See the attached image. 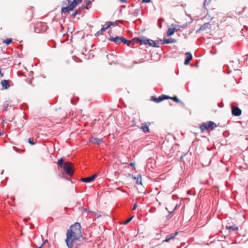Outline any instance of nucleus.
Listing matches in <instances>:
<instances>
[{
    "instance_id": "nucleus-38",
    "label": "nucleus",
    "mask_w": 248,
    "mask_h": 248,
    "mask_svg": "<svg viewBox=\"0 0 248 248\" xmlns=\"http://www.w3.org/2000/svg\"><path fill=\"white\" fill-rule=\"evenodd\" d=\"M120 1L123 3H126L127 1V0H120Z\"/></svg>"
},
{
    "instance_id": "nucleus-28",
    "label": "nucleus",
    "mask_w": 248,
    "mask_h": 248,
    "mask_svg": "<svg viewBox=\"0 0 248 248\" xmlns=\"http://www.w3.org/2000/svg\"><path fill=\"white\" fill-rule=\"evenodd\" d=\"M3 42L7 45H9L12 43V40L11 39H6V40H4Z\"/></svg>"
},
{
    "instance_id": "nucleus-41",
    "label": "nucleus",
    "mask_w": 248,
    "mask_h": 248,
    "mask_svg": "<svg viewBox=\"0 0 248 248\" xmlns=\"http://www.w3.org/2000/svg\"><path fill=\"white\" fill-rule=\"evenodd\" d=\"M180 27H176V29H178V31L180 29Z\"/></svg>"
},
{
    "instance_id": "nucleus-23",
    "label": "nucleus",
    "mask_w": 248,
    "mask_h": 248,
    "mask_svg": "<svg viewBox=\"0 0 248 248\" xmlns=\"http://www.w3.org/2000/svg\"><path fill=\"white\" fill-rule=\"evenodd\" d=\"M200 128L202 132H203L204 131L208 129L207 127V126L205 124V123H204L201 125Z\"/></svg>"
},
{
    "instance_id": "nucleus-3",
    "label": "nucleus",
    "mask_w": 248,
    "mask_h": 248,
    "mask_svg": "<svg viewBox=\"0 0 248 248\" xmlns=\"http://www.w3.org/2000/svg\"><path fill=\"white\" fill-rule=\"evenodd\" d=\"M137 40L140 43V44L144 45H148L150 46H153L155 47H159L158 46H157L156 43L152 39H146L144 37L141 38H137Z\"/></svg>"
},
{
    "instance_id": "nucleus-5",
    "label": "nucleus",
    "mask_w": 248,
    "mask_h": 248,
    "mask_svg": "<svg viewBox=\"0 0 248 248\" xmlns=\"http://www.w3.org/2000/svg\"><path fill=\"white\" fill-rule=\"evenodd\" d=\"M47 29L48 26L46 23H40L34 28V31L36 33L44 32L46 31Z\"/></svg>"
},
{
    "instance_id": "nucleus-10",
    "label": "nucleus",
    "mask_w": 248,
    "mask_h": 248,
    "mask_svg": "<svg viewBox=\"0 0 248 248\" xmlns=\"http://www.w3.org/2000/svg\"><path fill=\"white\" fill-rule=\"evenodd\" d=\"M232 113L233 116H239L242 113V111L241 109L238 107H233L232 108Z\"/></svg>"
},
{
    "instance_id": "nucleus-6",
    "label": "nucleus",
    "mask_w": 248,
    "mask_h": 248,
    "mask_svg": "<svg viewBox=\"0 0 248 248\" xmlns=\"http://www.w3.org/2000/svg\"><path fill=\"white\" fill-rule=\"evenodd\" d=\"M81 1L82 0H74L69 6L62 8V13H63L72 10L76 6L78 3H80Z\"/></svg>"
},
{
    "instance_id": "nucleus-26",
    "label": "nucleus",
    "mask_w": 248,
    "mask_h": 248,
    "mask_svg": "<svg viewBox=\"0 0 248 248\" xmlns=\"http://www.w3.org/2000/svg\"><path fill=\"white\" fill-rule=\"evenodd\" d=\"M109 27H110V25H109L108 24V23L107 22L102 26V30H104V31H105Z\"/></svg>"
},
{
    "instance_id": "nucleus-40",
    "label": "nucleus",
    "mask_w": 248,
    "mask_h": 248,
    "mask_svg": "<svg viewBox=\"0 0 248 248\" xmlns=\"http://www.w3.org/2000/svg\"><path fill=\"white\" fill-rule=\"evenodd\" d=\"M130 165L132 166H134V163H130Z\"/></svg>"
},
{
    "instance_id": "nucleus-32",
    "label": "nucleus",
    "mask_w": 248,
    "mask_h": 248,
    "mask_svg": "<svg viewBox=\"0 0 248 248\" xmlns=\"http://www.w3.org/2000/svg\"><path fill=\"white\" fill-rule=\"evenodd\" d=\"M108 24L109 25H110V26L111 25H113V26H117L118 24L116 22H111V21H109V22H108Z\"/></svg>"
},
{
    "instance_id": "nucleus-17",
    "label": "nucleus",
    "mask_w": 248,
    "mask_h": 248,
    "mask_svg": "<svg viewBox=\"0 0 248 248\" xmlns=\"http://www.w3.org/2000/svg\"><path fill=\"white\" fill-rule=\"evenodd\" d=\"M226 228L229 230L230 232L236 231L238 230V227L234 225H227L226 226Z\"/></svg>"
},
{
    "instance_id": "nucleus-8",
    "label": "nucleus",
    "mask_w": 248,
    "mask_h": 248,
    "mask_svg": "<svg viewBox=\"0 0 248 248\" xmlns=\"http://www.w3.org/2000/svg\"><path fill=\"white\" fill-rule=\"evenodd\" d=\"M171 26L173 28H169L167 32V35L169 36L172 35L175 31H178V29H176V27H180L179 25L175 24H172Z\"/></svg>"
},
{
    "instance_id": "nucleus-15",
    "label": "nucleus",
    "mask_w": 248,
    "mask_h": 248,
    "mask_svg": "<svg viewBox=\"0 0 248 248\" xmlns=\"http://www.w3.org/2000/svg\"><path fill=\"white\" fill-rule=\"evenodd\" d=\"M177 234H178V232H176L174 233H171V234L167 235L165 239L163 241V242H169L171 239L174 238L177 235Z\"/></svg>"
},
{
    "instance_id": "nucleus-14",
    "label": "nucleus",
    "mask_w": 248,
    "mask_h": 248,
    "mask_svg": "<svg viewBox=\"0 0 248 248\" xmlns=\"http://www.w3.org/2000/svg\"><path fill=\"white\" fill-rule=\"evenodd\" d=\"M150 124L148 125L147 124H142L141 126L140 127V129H141L144 133H147L150 132L149 126Z\"/></svg>"
},
{
    "instance_id": "nucleus-21",
    "label": "nucleus",
    "mask_w": 248,
    "mask_h": 248,
    "mask_svg": "<svg viewBox=\"0 0 248 248\" xmlns=\"http://www.w3.org/2000/svg\"><path fill=\"white\" fill-rule=\"evenodd\" d=\"M168 99H170L171 100H173V101H174L175 102H176L177 103L181 102V101L179 99H178L176 96H174L173 97H170L169 96Z\"/></svg>"
},
{
    "instance_id": "nucleus-11",
    "label": "nucleus",
    "mask_w": 248,
    "mask_h": 248,
    "mask_svg": "<svg viewBox=\"0 0 248 248\" xmlns=\"http://www.w3.org/2000/svg\"><path fill=\"white\" fill-rule=\"evenodd\" d=\"M211 28V25L209 23H205L202 25L199 30L196 31V33H199L200 31H203L206 29H210Z\"/></svg>"
},
{
    "instance_id": "nucleus-12",
    "label": "nucleus",
    "mask_w": 248,
    "mask_h": 248,
    "mask_svg": "<svg viewBox=\"0 0 248 248\" xmlns=\"http://www.w3.org/2000/svg\"><path fill=\"white\" fill-rule=\"evenodd\" d=\"M123 38V36H115V37H110L108 40L110 41L114 42L116 44H119L121 43H122V41H121Z\"/></svg>"
},
{
    "instance_id": "nucleus-18",
    "label": "nucleus",
    "mask_w": 248,
    "mask_h": 248,
    "mask_svg": "<svg viewBox=\"0 0 248 248\" xmlns=\"http://www.w3.org/2000/svg\"><path fill=\"white\" fill-rule=\"evenodd\" d=\"M122 40H121V41H122V43H123L124 44L127 45L129 46H131L132 45H134V43H132L131 41L127 40L123 36V38H122Z\"/></svg>"
},
{
    "instance_id": "nucleus-31",
    "label": "nucleus",
    "mask_w": 248,
    "mask_h": 248,
    "mask_svg": "<svg viewBox=\"0 0 248 248\" xmlns=\"http://www.w3.org/2000/svg\"><path fill=\"white\" fill-rule=\"evenodd\" d=\"M104 31V30H102V29L101 28L99 31H98L95 34V35L96 36H98L102 34V32Z\"/></svg>"
},
{
    "instance_id": "nucleus-9",
    "label": "nucleus",
    "mask_w": 248,
    "mask_h": 248,
    "mask_svg": "<svg viewBox=\"0 0 248 248\" xmlns=\"http://www.w3.org/2000/svg\"><path fill=\"white\" fill-rule=\"evenodd\" d=\"M168 98H169V96L166 95H163L161 96H159L158 98H156L154 96H152V100H154L156 103L160 102L161 101H162L165 99H168Z\"/></svg>"
},
{
    "instance_id": "nucleus-24",
    "label": "nucleus",
    "mask_w": 248,
    "mask_h": 248,
    "mask_svg": "<svg viewBox=\"0 0 248 248\" xmlns=\"http://www.w3.org/2000/svg\"><path fill=\"white\" fill-rule=\"evenodd\" d=\"M135 179H136V182L137 184H141V178L140 175L139 177H138L137 178L135 177Z\"/></svg>"
},
{
    "instance_id": "nucleus-22",
    "label": "nucleus",
    "mask_w": 248,
    "mask_h": 248,
    "mask_svg": "<svg viewBox=\"0 0 248 248\" xmlns=\"http://www.w3.org/2000/svg\"><path fill=\"white\" fill-rule=\"evenodd\" d=\"M64 164L63 159L62 158H61L58 161V165L62 168L63 167Z\"/></svg>"
},
{
    "instance_id": "nucleus-19",
    "label": "nucleus",
    "mask_w": 248,
    "mask_h": 248,
    "mask_svg": "<svg viewBox=\"0 0 248 248\" xmlns=\"http://www.w3.org/2000/svg\"><path fill=\"white\" fill-rule=\"evenodd\" d=\"M1 85L2 87L5 89H8L10 87L8 81L7 80H2L1 82Z\"/></svg>"
},
{
    "instance_id": "nucleus-39",
    "label": "nucleus",
    "mask_w": 248,
    "mask_h": 248,
    "mask_svg": "<svg viewBox=\"0 0 248 248\" xmlns=\"http://www.w3.org/2000/svg\"><path fill=\"white\" fill-rule=\"evenodd\" d=\"M186 26V25H183L182 26H180V28H184Z\"/></svg>"
},
{
    "instance_id": "nucleus-35",
    "label": "nucleus",
    "mask_w": 248,
    "mask_h": 248,
    "mask_svg": "<svg viewBox=\"0 0 248 248\" xmlns=\"http://www.w3.org/2000/svg\"><path fill=\"white\" fill-rule=\"evenodd\" d=\"M189 62H190V61L185 59V62H184V64L185 65H187L189 63Z\"/></svg>"
},
{
    "instance_id": "nucleus-37",
    "label": "nucleus",
    "mask_w": 248,
    "mask_h": 248,
    "mask_svg": "<svg viewBox=\"0 0 248 248\" xmlns=\"http://www.w3.org/2000/svg\"><path fill=\"white\" fill-rule=\"evenodd\" d=\"M137 207V203H136L134 204V205L133 206V210H135L136 209Z\"/></svg>"
},
{
    "instance_id": "nucleus-16",
    "label": "nucleus",
    "mask_w": 248,
    "mask_h": 248,
    "mask_svg": "<svg viewBox=\"0 0 248 248\" xmlns=\"http://www.w3.org/2000/svg\"><path fill=\"white\" fill-rule=\"evenodd\" d=\"M205 123L208 129L210 128L211 130H213L217 126L216 124L212 121H209Z\"/></svg>"
},
{
    "instance_id": "nucleus-20",
    "label": "nucleus",
    "mask_w": 248,
    "mask_h": 248,
    "mask_svg": "<svg viewBox=\"0 0 248 248\" xmlns=\"http://www.w3.org/2000/svg\"><path fill=\"white\" fill-rule=\"evenodd\" d=\"M176 42V40L175 39H164L163 40V43L162 44H171V43H175Z\"/></svg>"
},
{
    "instance_id": "nucleus-30",
    "label": "nucleus",
    "mask_w": 248,
    "mask_h": 248,
    "mask_svg": "<svg viewBox=\"0 0 248 248\" xmlns=\"http://www.w3.org/2000/svg\"><path fill=\"white\" fill-rule=\"evenodd\" d=\"M84 2L85 3V5L84 6V7L86 9H88V5L91 3V1L89 0H86Z\"/></svg>"
},
{
    "instance_id": "nucleus-7",
    "label": "nucleus",
    "mask_w": 248,
    "mask_h": 248,
    "mask_svg": "<svg viewBox=\"0 0 248 248\" xmlns=\"http://www.w3.org/2000/svg\"><path fill=\"white\" fill-rule=\"evenodd\" d=\"M89 141L90 143L96 144V145H99L101 143H103L104 142L103 140V139L102 138H94L92 137L90 139Z\"/></svg>"
},
{
    "instance_id": "nucleus-33",
    "label": "nucleus",
    "mask_w": 248,
    "mask_h": 248,
    "mask_svg": "<svg viewBox=\"0 0 248 248\" xmlns=\"http://www.w3.org/2000/svg\"><path fill=\"white\" fill-rule=\"evenodd\" d=\"M133 217H131L130 218H128L127 220H126L124 223V225H126L127 224H128L131 220L133 218Z\"/></svg>"
},
{
    "instance_id": "nucleus-29",
    "label": "nucleus",
    "mask_w": 248,
    "mask_h": 248,
    "mask_svg": "<svg viewBox=\"0 0 248 248\" xmlns=\"http://www.w3.org/2000/svg\"><path fill=\"white\" fill-rule=\"evenodd\" d=\"M3 107H4V110H8V108L9 107V104H8V102L7 101H5L3 103Z\"/></svg>"
},
{
    "instance_id": "nucleus-1",
    "label": "nucleus",
    "mask_w": 248,
    "mask_h": 248,
    "mask_svg": "<svg viewBox=\"0 0 248 248\" xmlns=\"http://www.w3.org/2000/svg\"><path fill=\"white\" fill-rule=\"evenodd\" d=\"M84 237L66 236L65 242L68 248H80L85 241Z\"/></svg>"
},
{
    "instance_id": "nucleus-4",
    "label": "nucleus",
    "mask_w": 248,
    "mask_h": 248,
    "mask_svg": "<svg viewBox=\"0 0 248 248\" xmlns=\"http://www.w3.org/2000/svg\"><path fill=\"white\" fill-rule=\"evenodd\" d=\"M65 172L69 176H72L74 171L72 168V164L69 162L64 163L62 168Z\"/></svg>"
},
{
    "instance_id": "nucleus-2",
    "label": "nucleus",
    "mask_w": 248,
    "mask_h": 248,
    "mask_svg": "<svg viewBox=\"0 0 248 248\" xmlns=\"http://www.w3.org/2000/svg\"><path fill=\"white\" fill-rule=\"evenodd\" d=\"M66 236L75 237H84L81 234V225L78 222H76L71 225L69 229L67 230Z\"/></svg>"
},
{
    "instance_id": "nucleus-13",
    "label": "nucleus",
    "mask_w": 248,
    "mask_h": 248,
    "mask_svg": "<svg viewBox=\"0 0 248 248\" xmlns=\"http://www.w3.org/2000/svg\"><path fill=\"white\" fill-rule=\"evenodd\" d=\"M96 174H93L91 176L88 177L81 178V181L83 182L90 183L94 180L95 178L96 177Z\"/></svg>"
},
{
    "instance_id": "nucleus-27",
    "label": "nucleus",
    "mask_w": 248,
    "mask_h": 248,
    "mask_svg": "<svg viewBox=\"0 0 248 248\" xmlns=\"http://www.w3.org/2000/svg\"><path fill=\"white\" fill-rule=\"evenodd\" d=\"M186 59L190 61L192 58L191 54L189 52H186Z\"/></svg>"
},
{
    "instance_id": "nucleus-25",
    "label": "nucleus",
    "mask_w": 248,
    "mask_h": 248,
    "mask_svg": "<svg viewBox=\"0 0 248 248\" xmlns=\"http://www.w3.org/2000/svg\"><path fill=\"white\" fill-rule=\"evenodd\" d=\"M81 10L80 9H78V10H76L72 14V16L73 17H75L77 15H79L81 13Z\"/></svg>"
},
{
    "instance_id": "nucleus-36",
    "label": "nucleus",
    "mask_w": 248,
    "mask_h": 248,
    "mask_svg": "<svg viewBox=\"0 0 248 248\" xmlns=\"http://www.w3.org/2000/svg\"><path fill=\"white\" fill-rule=\"evenodd\" d=\"M150 1H151V0H142V2L148 3V2H150Z\"/></svg>"
},
{
    "instance_id": "nucleus-34",
    "label": "nucleus",
    "mask_w": 248,
    "mask_h": 248,
    "mask_svg": "<svg viewBox=\"0 0 248 248\" xmlns=\"http://www.w3.org/2000/svg\"><path fill=\"white\" fill-rule=\"evenodd\" d=\"M29 142L31 145H34L35 144V142L33 141V140H31V139H29Z\"/></svg>"
}]
</instances>
